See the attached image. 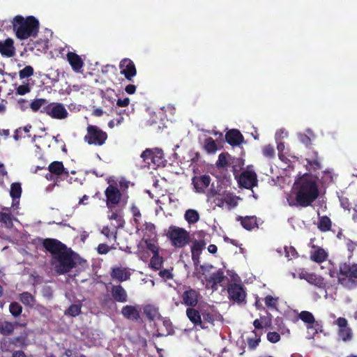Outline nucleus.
Segmentation results:
<instances>
[{
	"label": "nucleus",
	"mask_w": 357,
	"mask_h": 357,
	"mask_svg": "<svg viewBox=\"0 0 357 357\" xmlns=\"http://www.w3.org/2000/svg\"><path fill=\"white\" fill-rule=\"evenodd\" d=\"M43 245L52 256V264L56 272L62 275L70 272L76 265L73 252L65 244L54 238H46Z\"/></svg>",
	"instance_id": "1"
},
{
	"label": "nucleus",
	"mask_w": 357,
	"mask_h": 357,
	"mask_svg": "<svg viewBox=\"0 0 357 357\" xmlns=\"http://www.w3.org/2000/svg\"><path fill=\"white\" fill-rule=\"evenodd\" d=\"M319 187L315 180L305 174L297 182L296 202L298 206L307 207L318 198Z\"/></svg>",
	"instance_id": "2"
},
{
	"label": "nucleus",
	"mask_w": 357,
	"mask_h": 357,
	"mask_svg": "<svg viewBox=\"0 0 357 357\" xmlns=\"http://www.w3.org/2000/svg\"><path fill=\"white\" fill-rule=\"evenodd\" d=\"M13 30L17 38L26 40L29 38H36L40 29V22L33 15L24 17L16 15L11 20Z\"/></svg>",
	"instance_id": "3"
},
{
	"label": "nucleus",
	"mask_w": 357,
	"mask_h": 357,
	"mask_svg": "<svg viewBox=\"0 0 357 357\" xmlns=\"http://www.w3.org/2000/svg\"><path fill=\"white\" fill-rule=\"evenodd\" d=\"M336 275L338 284L347 290L357 289V264L351 262H341L337 273L330 271L331 277Z\"/></svg>",
	"instance_id": "4"
},
{
	"label": "nucleus",
	"mask_w": 357,
	"mask_h": 357,
	"mask_svg": "<svg viewBox=\"0 0 357 357\" xmlns=\"http://www.w3.org/2000/svg\"><path fill=\"white\" fill-rule=\"evenodd\" d=\"M167 236L172 246L176 248H184L190 242L189 233L185 229L176 226H170Z\"/></svg>",
	"instance_id": "5"
},
{
	"label": "nucleus",
	"mask_w": 357,
	"mask_h": 357,
	"mask_svg": "<svg viewBox=\"0 0 357 357\" xmlns=\"http://www.w3.org/2000/svg\"><path fill=\"white\" fill-rule=\"evenodd\" d=\"M107 134L97 126L89 125L84 140L89 145L102 146L107 139Z\"/></svg>",
	"instance_id": "6"
},
{
	"label": "nucleus",
	"mask_w": 357,
	"mask_h": 357,
	"mask_svg": "<svg viewBox=\"0 0 357 357\" xmlns=\"http://www.w3.org/2000/svg\"><path fill=\"white\" fill-rule=\"evenodd\" d=\"M105 195L106 197V205L109 209L114 208L121 201H122L123 205H126L128 199V195H125L123 192H121L114 185H108L105 191Z\"/></svg>",
	"instance_id": "7"
},
{
	"label": "nucleus",
	"mask_w": 357,
	"mask_h": 357,
	"mask_svg": "<svg viewBox=\"0 0 357 357\" xmlns=\"http://www.w3.org/2000/svg\"><path fill=\"white\" fill-rule=\"evenodd\" d=\"M41 113H45L55 119H64L68 112L65 107L59 102H52L44 106L40 110Z\"/></svg>",
	"instance_id": "8"
},
{
	"label": "nucleus",
	"mask_w": 357,
	"mask_h": 357,
	"mask_svg": "<svg viewBox=\"0 0 357 357\" xmlns=\"http://www.w3.org/2000/svg\"><path fill=\"white\" fill-rule=\"evenodd\" d=\"M228 298L230 301L238 304L246 303V291L244 287L236 283L227 286Z\"/></svg>",
	"instance_id": "9"
},
{
	"label": "nucleus",
	"mask_w": 357,
	"mask_h": 357,
	"mask_svg": "<svg viewBox=\"0 0 357 357\" xmlns=\"http://www.w3.org/2000/svg\"><path fill=\"white\" fill-rule=\"evenodd\" d=\"M119 68L121 74L123 75L129 82H132L133 77L137 74L134 62L128 58H125L120 61Z\"/></svg>",
	"instance_id": "10"
},
{
	"label": "nucleus",
	"mask_w": 357,
	"mask_h": 357,
	"mask_svg": "<svg viewBox=\"0 0 357 357\" xmlns=\"http://www.w3.org/2000/svg\"><path fill=\"white\" fill-rule=\"evenodd\" d=\"M238 184L246 189H252L257 185L256 173L252 171L243 172L239 176Z\"/></svg>",
	"instance_id": "11"
},
{
	"label": "nucleus",
	"mask_w": 357,
	"mask_h": 357,
	"mask_svg": "<svg viewBox=\"0 0 357 357\" xmlns=\"http://www.w3.org/2000/svg\"><path fill=\"white\" fill-rule=\"evenodd\" d=\"M335 324L339 327L338 336L344 342L350 341L352 338V331L348 326L347 320L344 317H339L335 320Z\"/></svg>",
	"instance_id": "12"
},
{
	"label": "nucleus",
	"mask_w": 357,
	"mask_h": 357,
	"mask_svg": "<svg viewBox=\"0 0 357 357\" xmlns=\"http://www.w3.org/2000/svg\"><path fill=\"white\" fill-rule=\"evenodd\" d=\"M199 293L190 287L184 291L182 294V303L189 307H195L199 301Z\"/></svg>",
	"instance_id": "13"
},
{
	"label": "nucleus",
	"mask_w": 357,
	"mask_h": 357,
	"mask_svg": "<svg viewBox=\"0 0 357 357\" xmlns=\"http://www.w3.org/2000/svg\"><path fill=\"white\" fill-rule=\"evenodd\" d=\"M110 276L113 280L122 282L130 280L131 273L128 268L114 266L111 268Z\"/></svg>",
	"instance_id": "14"
},
{
	"label": "nucleus",
	"mask_w": 357,
	"mask_h": 357,
	"mask_svg": "<svg viewBox=\"0 0 357 357\" xmlns=\"http://www.w3.org/2000/svg\"><path fill=\"white\" fill-rule=\"evenodd\" d=\"M211 178L209 175L195 176L192 179L195 191L199 193L204 192L211 183Z\"/></svg>",
	"instance_id": "15"
},
{
	"label": "nucleus",
	"mask_w": 357,
	"mask_h": 357,
	"mask_svg": "<svg viewBox=\"0 0 357 357\" xmlns=\"http://www.w3.org/2000/svg\"><path fill=\"white\" fill-rule=\"evenodd\" d=\"M135 228L137 229L136 232L142 236V241L146 240V238H155L156 237L155 227L151 222H146L142 226L139 225V227Z\"/></svg>",
	"instance_id": "16"
},
{
	"label": "nucleus",
	"mask_w": 357,
	"mask_h": 357,
	"mask_svg": "<svg viewBox=\"0 0 357 357\" xmlns=\"http://www.w3.org/2000/svg\"><path fill=\"white\" fill-rule=\"evenodd\" d=\"M66 59L75 73H79L84 65L81 56L73 52H68L67 53Z\"/></svg>",
	"instance_id": "17"
},
{
	"label": "nucleus",
	"mask_w": 357,
	"mask_h": 357,
	"mask_svg": "<svg viewBox=\"0 0 357 357\" xmlns=\"http://www.w3.org/2000/svg\"><path fill=\"white\" fill-rule=\"evenodd\" d=\"M244 137L237 129H231L225 134L226 142L232 146H239L243 142Z\"/></svg>",
	"instance_id": "18"
},
{
	"label": "nucleus",
	"mask_w": 357,
	"mask_h": 357,
	"mask_svg": "<svg viewBox=\"0 0 357 357\" xmlns=\"http://www.w3.org/2000/svg\"><path fill=\"white\" fill-rule=\"evenodd\" d=\"M121 314L128 320L136 321L140 319V311L138 306L126 305L122 307Z\"/></svg>",
	"instance_id": "19"
},
{
	"label": "nucleus",
	"mask_w": 357,
	"mask_h": 357,
	"mask_svg": "<svg viewBox=\"0 0 357 357\" xmlns=\"http://www.w3.org/2000/svg\"><path fill=\"white\" fill-rule=\"evenodd\" d=\"M110 292L113 299L116 302L126 303L128 300V293L121 284L112 285Z\"/></svg>",
	"instance_id": "20"
},
{
	"label": "nucleus",
	"mask_w": 357,
	"mask_h": 357,
	"mask_svg": "<svg viewBox=\"0 0 357 357\" xmlns=\"http://www.w3.org/2000/svg\"><path fill=\"white\" fill-rule=\"evenodd\" d=\"M186 316L195 326H200L202 329H206L202 319V312L195 307H188L186 309Z\"/></svg>",
	"instance_id": "21"
},
{
	"label": "nucleus",
	"mask_w": 357,
	"mask_h": 357,
	"mask_svg": "<svg viewBox=\"0 0 357 357\" xmlns=\"http://www.w3.org/2000/svg\"><path fill=\"white\" fill-rule=\"evenodd\" d=\"M13 39L7 38L3 42L0 41V52L6 57H13L15 54Z\"/></svg>",
	"instance_id": "22"
},
{
	"label": "nucleus",
	"mask_w": 357,
	"mask_h": 357,
	"mask_svg": "<svg viewBox=\"0 0 357 357\" xmlns=\"http://www.w3.org/2000/svg\"><path fill=\"white\" fill-rule=\"evenodd\" d=\"M48 170L50 174L56 176L64 175L66 177L69 176V172L66 169L62 162L54 161L51 162L48 166Z\"/></svg>",
	"instance_id": "23"
},
{
	"label": "nucleus",
	"mask_w": 357,
	"mask_h": 357,
	"mask_svg": "<svg viewBox=\"0 0 357 357\" xmlns=\"http://www.w3.org/2000/svg\"><path fill=\"white\" fill-rule=\"evenodd\" d=\"M305 160L307 165H309L314 171L321 169L322 167L321 158L317 151L312 150L311 152L308 153Z\"/></svg>",
	"instance_id": "24"
},
{
	"label": "nucleus",
	"mask_w": 357,
	"mask_h": 357,
	"mask_svg": "<svg viewBox=\"0 0 357 357\" xmlns=\"http://www.w3.org/2000/svg\"><path fill=\"white\" fill-rule=\"evenodd\" d=\"M153 155H152V167L153 169H156L159 167H165L166 163V160L164 158L163 152L161 149L155 148L153 149Z\"/></svg>",
	"instance_id": "25"
},
{
	"label": "nucleus",
	"mask_w": 357,
	"mask_h": 357,
	"mask_svg": "<svg viewBox=\"0 0 357 357\" xmlns=\"http://www.w3.org/2000/svg\"><path fill=\"white\" fill-rule=\"evenodd\" d=\"M236 220L241 222L242 227L246 230L250 231L258 227L257 218L255 216H238Z\"/></svg>",
	"instance_id": "26"
},
{
	"label": "nucleus",
	"mask_w": 357,
	"mask_h": 357,
	"mask_svg": "<svg viewBox=\"0 0 357 357\" xmlns=\"http://www.w3.org/2000/svg\"><path fill=\"white\" fill-rule=\"evenodd\" d=\"M22 195V187L20 183H13L10 185V195L13 199L12 206L19 204V199Z\"/></svg>",
	"instance_id": "27"
},
{
	"label": "nucleus",
	"mask_w": 357,
	"mask_h": 357,
	"mask_svg": "<svg viewBox=\"0 0 357 357\" xmlns=\"http://www.w3.org/2000/svg\"><path fill=\"white\" fill-rule=\"evenodd\" d=\"M305 280L310 284L314 285L318 288H324L325 282L324 278L316 273H307L305 277Z\"/></svg>",
	"instance_id": "28"
},
{
	"label": "nucleus",
	"mask_w": 357,
	"mask_h": 357,
	"mask_svg": "<svg viewBox=\"0 0 357 357\" xmlns=\"http://www.w3.org/2000/svg\"><path fill=\"white\" fill-rule=\"evenodd\" d=\"M17 326H19L17 322L12 323L0 319V334L4 336L10 335Z\"/></svg>",
	"instance_id": "29"
},
{
	"label": "nucleus",
	"mask_w": 357,
	"mask_h": 357,
	"mask_svg": "<svg viewBox=\"0 0 357 357\" xmlns=\"http://www.w3.org/2000/svg\"><path fill=\"white\" fill-rule=\"evenodd\" d=\"M144 314L149 321H153L158 316L160 315L158 309L153 305H146L143 307Z\"/></svg>",
	"instance_id": "30"
},
{
	"label": "nucleus",
	"mask_w": 357,
	"mask_h": 357,
	"mask_svg": "<svg viewBox=\"0 0 357 357\" xmlns=\"http://www.w3.org/2000/svg\"><path fill=\"white\" fill-rule=\"evenodd\" d=\"M272 325L271 319L266 316H261L253 321V326L255 329H262L264 328H270Z\"/></svg>",
	"instance_id": "31"
},
{
	"label": "nucleus",
	"mask_w": 357,
	"mask_h": 357,
	"mask_svg": "<svg viewBox=\"0 0 357 357\" xmlns=\"http://www.w3.org/2000/svg\"><path fill=\"white\" fill-rule=\"evenodd\" d=\"M225 278V276L224 275V272L222 269L218 270L215 273H213L211 274V275L206 279V280L212 284V287H214V286L217 285L218 284H220L224 279Z\"/></svg>",
	"instance_id": "32"
},
{
	"label": "nucleus",
	"mask_w": 357,
	"mask_h": 357,
	"mask_svg": "<svg viewBox=\"0 0 357 357\" xmlns=\"http://www.w3.org/2000/svg\"><path fill=\"white\" fill-rule=\"evenodd\" d=\"M20 301L26 306L33 307L36 303L35 297L28 291H24L19 295Z\"/></svg>",
	"instance_id": "33"
},
{
	"label": "nucleus",
	"mask_w": 357,
	"mask_h": 357,
	"mask_svg": "<svg viewBox=\"0 0 357 357\" xmlns=\"http://www.w3.org/2000/svg\"><path fill=\"white\" fill-rule=\"evenodd\" d=\"M327 257L328 255L326 252L323 248H319L311 255L310 259L312 261L320 264L324 261Z\"/></svg>",
	"instance_id": "34"
},
{
	"label": "nucleus",
	"mask_w": 357,
	"mask_h": 357,
	"mask_svg": "<svg viewBox=\"0 0 357 357\" xmlns=\"http://www.w3.org/2000/svg\"><path fill=\"white\" fill-rule=\"evenodd\" d=\"M185 220L189 224H195L199 220V214L195 209H188L184 215Z\"/></svg>",
	"instance_id": "35"
},
{
	"label": "nucleus",
	"mask_w": 357,
	"mask_h": 357,
	"mask_svg": "<svg viewBox=\"0 0 357 357\" xmlns=\"http://www.w3.org/2000/svg\"><path fill=\"white\" fill-rule=\"evenodd\" d=\"M163 264V258L159 253L153 255L150 260L149 266L154 271L160 270Z\"/></svg>",
	"instance_id": "36"
},
{
	"label": "nucleus",
	"mask_w": 357,
	"mask_h": 357,
	"mask_svg": "<svg viewBox=\"0 0 357 357\" xmlns=\"http://www.w3.org/2000/svg\"><path fill=\"white\" fill-rule=\"evenodd\" d=\"M318 228L321 231L326 232L331 230V220L326 216H321L319 218L318 223Z\"/></svg>",
	"instance_id": "37"
},
{
	"label": "nucleus",
	"mask_w": 357,
	"mask_h": 357,
	"mask_svg": "<svg viewBox=\"0 0 357 357\" xmlns=\"http://www.w3.org/2000/svg\"><path fill=\"white\" fill-rule=\"evenodd\" d=\"M204 149L208 153H214L217 151L218 146L215 140L209 137L204 140Z\"/></svg>",
	"instance_id": "38"
},
{
	"label": "nucleus",
	"mask_w": 357,
	"mask_h": 357,
	"mask_svg": "<svg viewBox=\"0 0 357 357\" xmlns=\"http://www.w3.org/2000/svg\"><path fill=\"white\" fill-rule=\"evenodd\" d=\"M202 323H204L206 329L208 328V324L214 325L215 317L213 313L206 310L202 312Z\"/></svg>",
	"instance_id": "39"
},
{
	"label": "nucleus",
	"mask_w": 357,
	"mask_h": 357,
	"mask_svg": "<svg viewBox=\"0 0 357 357\" xmlns=\"http://www.w3.org/2000/svg\"><path fill=\"white\" fill-rule=\"evenodd\" d=\"M225 203L228 204L229 206L231 207H235L238 204L237 199H238V197L235 196L231 192H225L222 194Z\"/></svg>",
	"instance_id": "40"
},
{
	"label": "nucleus",
	"mask_w": 357,
	"mask_h": 357,
	"mask_svg": "<svg viewBox=\"0 0 357 357\" xmlns=\"http://www.w3.org/2000/svg\"><path fill=\"white\" fill-rule=\"evenodd\" d=\"M153 149H146L144 150L142 154L141 158L143 161L146 164L149 168L152 167V155H153Z\"/></svg>",
	"instance_id": "41"
},
{
	"label": "nucleus",
	"mask_w": 357,
	"mask_h": 357,
	"mask_svg": "<svg viewBox=\"0 0 357 357\" xmlns=\"http://www.w3.org/2000/svg\"><path fill=\"white\" fill-rule=\"evenodd\" d=\"M143 241H144L146 248L150 250L153 255L159 253V247L155 243V238H146V240H143Z\"/></svg>",
	"instance_id": "42"
},
{
	"label": "nucleus",
	"mask_w": 357,
	"mask_h": 357,
	"mask_svg": "<svg viewBox=\"0 0 357 357\" xmlns=\"http://www.w3.org/2000/svg\"><path fill=\"white\" fill-rule=\"evenodd\" d=\"M130 211L133 216V222H134V225H135V227H139V225H140L139 219L142 217L140 210L136 205L132 204L130 208Z\"/></svg>",
	"instance_id": "43"
},
{
	"label": "nucleus",
	"mask_w": 357,
	"mask_h": 357,
	"mask_svg": "<svg viewBox=\"0 0 357 357\" xmlns=\"http://www.w3.org/2000/svg\"><path fill=\"white\" fill-rule=\"evenodd\" d=\"M301 320L307 324H313L315 322V319L313 314L309 311H302L298 315Z\"/></svg>",
	"instance_id": "44"
},
{
	"label": "nucleus",
	"mask_w": 357,
	"mask_h": 357,
	"mask_svg": "<svg viewBox=\"0 0 357 357\" xmlns=\"http://www.w3.org/2000/svg\"><path fill=\"white\" fill-rule=\"evenodd\" d=\"M206 242L204 240L195 241L191 246V253L200 254L202 251L205 248Z\"/></svg>",
	"instance_id": "45"
},
{
	"label": "nucleus",
	"mask_w": 357,
	"mask_h": 357,
	"mask_svg": "<svg viewBox=\"0 0 357 357\" xmlns=\"http://www.w3.org/2000/svg\"><path fill=\"white\" fill-rule=\"evenodd\" d=\"M0 221L5 225L7 228L13 227L12 215L10 213L0 212Z\"/></svg>",
	"instance_id": "46"
},
{
	"label": "nucleus",
	"mask_w": 357,
	"mask_h": 357,
	"mask_svg": "<svg viewBox=\"0 0 357 357\" xmlns=\"http://www.w3.org/2000/svg\"><path fill=\"white\" fill-rule=\"evenodd\" d=\"M47 100L45 98H37L30 103V107L33 112H36L41 107L47 105Z\"/></svg>",
	"instance_id": "47"
},
{
	"label": "nucleus",
	"mask_w": 357,
	"mask_h": 357,
	"mask_svg": "<svg viewBox=\"0 0 357 357\" xmlns=\"http://www.w3.org/2000/svg\"><path fill=\"white\" fill-rule=\"evenodd\" d=\"M81 307H82L81 304H72L66 310V314H68L71 317H76L80 314Z\"/></svg>",
	"instance_id": "48"
},
{
	"label": "nucleus",
	"mask_w": 357,
	"mask_h": 357,
	"mask_svg": "<svg viewBox=\"0 0 357 357\" xmlns=\"http://www.w3.org/2000/svg\"><path fill=\"white\" fill-rule=\"evenodd\" d=\"M9 311L14 317H18L22 312V307L17 302H12L9 305Z\"/></svg>",
	"instance_id": "49"
},
{
	"label": "nucleus",
	"mask_w": 357,
	"mask_h": 357,
	"mask_svg": "<svg viewBox=\"0 0 357 357\" xmlns=\"http://www.w3.org/2000/svg\"><path fill=\"white\" fill-rule=\"evenodd\" d=\"M264 303L267 307L276 309L278 303V298L268 295L264 298Z\"/></svg>",
	"instance_id": "50"
},
{
	"label": "nucleus",
	"mask_w": 357,
	"mask_h": 357,
	"mask_svg": "<svg viewBox=\"0 0 357 357\" xmlns=\"http://www.w3.org/2000/svg\"><path fill=\"white\" fill-rule=\"evenodd\" d=\"M228 153H222L219 155L216 166L219 168H225L228 165L227 157Z\"/></svg>",
	"instance_id": "51"
},
{
	"label": "nucleus",
	"mask_w": 357,
	"mask_h": 357,
	"mask_svg": "<svg viewBox=\"0 0 357 357\" xmlns=\"http://www.w3.org/2000/svg\"><path fill=\"white\" fill-rule=\"evenodd\" d=\"M33 68L31 66H26L22 70H20L19 76L20 79L29 77L33 75Z\"/></svg>",
	"instance_id": "52"
},
{
	"label": "nucleus",
	"mask_w": 357,
	"mask_h": 357,
	"mask_svg": "<svg viewBox=\"0 0 357 357\" xmlns=\"http://www.w3.org/2000/svg\"><path fill=\"white\" fill-rule=\"evenodd\" d=\"M263 155L268 158H273L275 156V149L271 144L265 145L262 148Z\"/></svg>",
	"instance_id": "53"
},
{
	"label": "nucleus",
	"mask_w": 357,
	"mask_h": 357,
	"mask_svg": "<svg viewBox=\"0 0 357 357\" xmlns=\"http://www.w3.org/2000/svg\"><path fill=\"white\" fill-rule=\"evenodd\" d=\"M285 252V257L291 260L298 257V252L293 246H285L284 248Z\"/></svg>",
	"instance_id": "54"
},
{
	"label": "nucleus",
	"mask_w": 357,
	"mask_h": 357,
	"mask_svg": "<svg viewBox=\"0 0 357 357\" xmlns=\"http://www.w3.org/2000/svg\"><path fill=\"white\" fill-rule=\"evenodd\" d=\"M30 91H31V88H30L29 84L20 85L16 89L17 94L20 95V96L25 95L26 93H28L29 92H30Z\"/></svg>",
	"instance_id": "55"
},
{
	"label": "nucleus",
	"mask_w": 357,
	"mask_h": 357,
	"mask_svg": "<svg viewBox=\"0 0 357 357\" xmlns=\"http://www.w3.org/2000/svg\"><path fill=\"white\" fill-rule=\"evenodd\" d=\"M267 340L271 343H276L280 341V335L277 332H268L267 333Z\"/></svg>",
	"instance_id": "56"
},
{
	"label": "nucleus",
	"mask_w": 357,
	"mask_h": 357,
	"mask_svg": "<svg viewBox=\"0 0 357 357\" xmlns=\"http://www.w3.org/2000/svg\"><path fill=\"white\" fill-rule=\"evenodd\" d=\"M299 140L302 144H303L306 146H309L312 144V140L310 137L305 134H300Z\"/></svg>",
	"instance_id": "57"
},
{
	"label": "nucleus",
	"mask_w": 357,
	"mask_h": 357,
	"mask_svg": "<svg viewBox=\"0 0 357 357\" xmlns=\"http://www.w3.org/2000/svg\"><path fill=\"white\" fill-rule=\"evenodd\" d=\"M159 275L165 280H171L173 278V274L168 269L160 270Z\"/></svg>",
	"instance_id": "58"
},
{
	"label": "nucleus",
	"mask_w": 357,
	"mask_h": 357,
	"mask_svg": "<svg viewBox=\"0 0 357 357\" xmlns=\"http://www.w3.org/2000/svg\"><path fill=\"white\" fill-rule=\"evenodd\" d=\"M108 218L111 220H116L119 223L123 221L122 216L117 211L112 212L111 214L108 215ZM120 226L122 225L119 224V227Z\"/></svg>",
	"instance_id": "59"
},
{
	"label": "nucleus",
	"mask_w": 357,
	"mask_h": 357,
	"mask_svg": "<svg viewBox=\"0 0 357 357\" xmlns=\"http://www.w3.org/2000/svg\"><path fill=\"white\" fill-rule=\"evenodd\" d=\"M8 176V172L5 168V166L3 163L0 162V185L4 186V182L3 180V176Z\"/></svg>",
	"instance_id": "60"
},
{
	"label": "nucleus",
	"mask_w": 357,
	"mask_h": 357,
	"mask_svg": "<svg viewBox=\"0 0 357 357\" xmlns=\"http://www.w3.org/2000/svg\"><path fill=\"white\" fill-rule=\"evenodd\" d=\"M97 251L100 255H105L109 251V247L105 243H100L98 246Z\"/></svg>",
	"instance_id": "61"
},
{
	"label": "nucleus",
	"mask_w": 357,
	"mask_h": 357,
	"mask_svg": "<svg viewBox=\"0 0 357 357\" xmlns=\"http://www.w3.org/2000/svg\"><path fill=\"white\" fill-rule=\"evenodd\" d=\"M101 233L105 236L107 238H110L111 237H114V238H116V235L114 234L113 231H110V229L109 228L108 226H105L103 227L102 231H101Z\"/></svg>",
	"instance_id": "62"
},
{
	"label": "nucleus",
	"mask_w": 357,
	"mask_h": 357,
	"mask_svg": "<svg viewBox=\"0 0 357 357\" xmlns=\"http://www.w3.org/2000/svg\"><path fill=\"white\" fill-rule=\"evenodd\" d=\"M163 325L166 328L167 333L168 335H170L174 333L173 326L170 320H164Z\"/></svg>",
	"instance_id": "63"
},
{
	"label": "nucleus",
	"mask_w": 357,
	"mask_h": 357,
	"mask_svg": "<svg viewBox=\"0 0 357 357\" xmlns=\"http://www.w3.org/2000/svg\"><path fill=\"white\" fill-rule=\"evenodd\" d=\"M260 342V338L258 339H253V338H248V344L250 349H255Z\"/></svg>",
	"instance_id": "64"
}]
</instances>
